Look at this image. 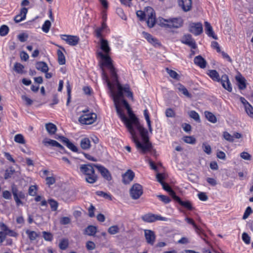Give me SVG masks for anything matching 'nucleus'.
I'll list each match as a JSON object with an SVG mask.
<instances>
[{"label":"nucleus","mask_w":253,"mask_h":253,"mask_svg":"<svg viewBox=\"0 0 253 253\" xmlns=\"http://www.w3.org/2000/svg\"><path fill=\"white\" fill-rule=\"evenodd\" d=\"M48 203L52 211H55L57 210L58 206V203L57 201L53 199H50L48 200Z\"/></svg>","instance_id":"44"},{"label":"nucleus","mask_w":253,"mask_h":253,"mask_svg":"<svg viewBox=\"0 0 253 253\" xmlns=\"http://www.w3.org/2000/svg\"><path fill=\"white\" fill-rule=\"evenodd\" d=\"M144 235L148 244L153 245L156 240V236L154 231L145 229L144 230Z\"/></svg>","instance_id":"10"},{"label":"nucleus","mask_w":253,"mask_h":253,"mask_svg":"<svg viewBox=\"0 0 253 253\" xmlns=\"http://www.w3.org/2000/svg\"><path fill=\"white\" fill-rule=\"evenodd\" d=\"M178 5L184 12H188L191 9L192 0H178Z\"/></svg>","instance_id":"12"},{"label":"nucleus","mask_w":253,"mask_h":253,"mask_svg":"<svg viewBox=\"0 0 253 253\" xmlns=\"http://www.w3.org/2000/svg\"><path fill=\"white\" fill-rule=\"evenodd\" d=\"M14 140L16 142L20 144H24L26 143L24 137L21 134H18L15 135Z\"/></svg>","instance_id":"35"},{"label":"nucleus","mask_w":253,"mask_h":253,"mask_svg":"<svg viewBox=\"0 0 253 253\" xmlns=\"http://www.w3.org/2000/svg\"><path fill=\"white\" fill-rule=\"evenodd\" d=\"M157 197L165 204H168L170 201V199L167 196L159 195Z\"/></svg>","instance_id":"58"},{"label":"nucleus","mask_w":253,"mask_h":253,"mask_svg":"<svg viewBox=\"0 0 253 253\" xmlns=\"http://www.w3.org/2000/svg\"><path fill=\"white\" fill-rule=\"evenodd\" d=\"M205 116L207 120L212 123H215L217 121L216 118L212 113L206 111L205 112Z\"/></svg>","instance_id":"29"},{"label":"nucleus","mask_w":253,"mask_h":253,"mask_svg":"<svg viewBox=\"0 0 253 253\" xmlns=\"http://www.w3.org/2000/svg\"><path fill=\"white\" fill-rule=\"evenodd\" d=\"M189 31L195 35H199L203 32L202 25L200 23H191L189 26Z\"/></svg>","instance_id":"11"},{"label":"nucleus","mask_w":253,"mask_h":253,"mask_svg":"<svg viewBox=\"0 0 253 253\" xmlns=\"http://www.w3.org/2000/svg\"><path fill=\"white\" fill-rule=\"evenodd\" d=\"M15 172V169L12 167H10L5 170L4 178L6 179L11 177Z\"/></svg>","instance_id":"38"},{"label":"nucleus","mask_w":253,"mask_h":253,"mask_svg":"<svg viewBox=\"0 0 253 253\" xmlns=\"http://www.w3.org/2000/svg\"><path fill=\"white\" fill-rule=\"evenodd\" d=\"M166 70L167 73L170 77L176 80H178L179 75L175 71L169 69L168 68H167Z\"/></svg>","instance_id":"41"},{"label":"nucleus","mask_w":253,"mask_h":253,"mask_svg":"<svg viewBox=\"0 0 253 253\" xmlns=\"http://www.w3.org/2000/svg\"><path fill=\"white\" fill-rule=\"evenodd\" d=\"M252 212H253V210H252V208L250 207H248L246 209V210L244 212V214L243 216V219L244 220L246 219Z\"/></svg>","instance_id":"56"},{"label":"nucleus","mask_w":253,"mask_h":253,"mask_svg":"<svg viewBox=\"0 0 253 253\" xmlns=\"http://www.w3.org/2000/svg\"><path fill=\"white\" fill-rule=\"evenodd\" d=\"M194 63L201 68L204 69L207 65V61L201 55L197 56L194 59Z\"/></svg>","instance_id":"18"},{"label":"nucleus","mask_w":253,"mask_h":253,"mask_svg":"<svg viewBox=\"0 0 253 253\" xmlns=\"http://www.w3.org/2000/svg\"><path fill=\"white\" fill-rule=\"evenodd\" d=\"M223 136L224 138L227 141H230V142H233L234 140V136L231 135L230 133H229L228 132L225 131L223 132Z\"/></svg>","instance_id":"52"},{"label":"nucleus","mask_w":253,"mask_h":253,"mask_svg":"<svg viewBox=\"0 0 253 253\" xmlns=\"http://www.w3.org/2000/svg\"><path fill=\"white\" fill-rule=\"evenodd\" d=\"M9 28L7 26L5 25H3L0 27V36H6L9 32Z\"/></svg>","instance_id":"39"},{"label":"nucleus","mask_w":253,"mask_h":253,"mask_svg":"<svg viewBox=\"0 0 253 253\" xmlns=\"http://www.w3.org/2000/svg\"><path fill=\"white\" fill-rule=\"evenodd\" d=\"M146 16H152V15H155L154 9L150 6H148L145 8V11L144 12Z\"/></svg>","instance_id":"49"},{"label":"nucleus","mask_w":253,"mask_h":253,"mask_svg":"<svg viewBox=\"0 0 253 253\" xmlns=\"http://www.w3.org/2000/svg\"><path fill=\"white\" fill-rule=\"evenodd\" d=\"M100 48L104 54L102 52H99L97 54L102 59V65L106 66L109 69L111 81L103 68L102 78L107 84L117 114L130 133L131 139L135 146H152L149 140L148 131L140 125L138 119L132 113L129 104L124 98V93L132 99L133 94L128 85L122 86L118 81L117 75L112 65L111 59L109 56L111 48L108 41L100 38Z\"/></svg>","instance_id":"1"},{"label":"nucleus","mask_w":253,"mask_h":253,"mask_svg":"<svg viewBox=\"0 0 253 253\" xmlns=\"http://www.w3.org/2000/svg\"><path fill=\"white\" fill-rule=\"evenodd\" d=\"M26 233L28 235V237L31 241L36 240L39 236V235L35 231H30L29 230H27L26 231Z\"/></svg>","instance_id":"33"},{"label":"nucleus","mask_w":253,"mask_h":253,"mask_svg":"<svg viewBox=\"0 0 253 253\" xmlns=\"http://www.w3.org/2000/svg\"><path fill=\"white\" fill-rule=\"evenodd\" d=\"M144 115L146 119V121L147 122V124L148 125V128L149 131L152 133V128L151 125V121L149 118V116L148 113V111L147 110H145L144 111Z\"/></svg>","instance_id":"37"},{"label":"nucleus","mask_w":253,"mask_h":253,"mask_svg":"<svg viewBox=\"0 0 253 253\" xmlns=\"http://www.w3.org/2000/svg\"><path fill=\"white\" fill-rule=\"evenodd\" d=\"M108 232L111 235L116 234L119 233V228L117 225L112 226L108 228Z\"/></svg>","instance_id":"40"},{"label":"nucleus","mask_w":253,"mask_h":253,"mask_svg":"<svg viewBox=\"0 0 253 253\" xmlns=\"http://www.w3.org/2000/svg\"><path fill=\"white\" fill-rule=\"evenodd\" d=\"M185 220L187 221L188 223L192 224L193 225L197 233L199 234H200L201 232V229L196 225V224L195 223L194 221L192 219L189 217H186L185 218Z\"/></svg>","instance_id":"34"},{"label":"nucleus","mask_w":253,"mask_h":253,"mask_svg":"<svg viewBox=\"0 0 253 253\" xmlns=\"http://www.w3.org/2000/svg\"><path fill=\"white\" fill-rule=\"evenodd\" d=\"M38 188L36 185H31L28 190V193L30 196H34L37 194Z\"/></svg>","instance_id":"43"},{"label":"nucleus","mask_w":253,"mask_h":253,"mask_svg":"<svg viewBox=\"0 0 253 253\" xmlns=\"http://www.w3.org/2000/svg\"><path fill=\"white\" fill-rule=\"evenodd\" d=\"M51 27V23L49 20H46L42 26V30L45 33H47Z\"/></svg>","instance_id":"46"},{"label":"nucleus","mask_w":253,"mask_h":253,"mask_svg":"<svg viewBox=\"0 0 253 253\" xmlns=\"http://www.w3.org/2000/svg\"><path fill=\"white\" fill-rule=\"evenodd\" d=\"M36 69L42 73H46L48 71L47 64L43 61H39L36 64Z\"/></svg>","instance_id":"20"},{"label":"nucleus","mask_w":253,"mask_h":253,"mask_svg":"<svg viewBox=\"0 0 253 253\" xmlns=\"http://www.w3.org/2000/svg\"><path fill=\"white\" fill-rule=\"evenodd\" d=\"M86 247L88 250H93L95 248V245L92 241H88L86 243Z\"/></svg>","instance_id":"63"},{"label":"nucleus","mask_w":253,"mask_h":253,"mask_svg":"<svg viewBox=\"0 0 253 253\" xmlns=\"http://www.w3.org/2000/svg\"><path fill=\"white\" fill-rule=\"evenodd\" d=\"M209 76L214 81L219 82L220 79L218 72L215 70H210L208 73Z\"/></svg>","instance_id":"27"},{"label":"nucleus","mask_w":253,"mask_h":253,"mask_svg":"<svg viewBox=\"0 0 253 253\" xmlns=\"http://www.w3.org/2000/svg\"><path fill=\"white\" fill-rule=\"evenodd\" d=\"M175 201H176L177 202H178L181 206H183V207L189 210H192L193 208L191 205V203L189 201H182L180 198L176 196H174V198L173 199Z\"/></svg>","instance_id":"19"},{"label":"nucleus","mask_w":253,"mask_h":253,"mask_svg":"<svg viewBox=\"0 0 253 253\" xmlns=\"http://www.w3.org/2000/svg\"><path fill=\"white\" fill-rule=\"evenodd\" d=\"M97 232L96 227L89 225L84 230V234L89 236H94Z\"/></svg>","instance_id":"24"},{"label":"nucleus","mask_w":253,"mask_h":253,"mask_svg":"<svg viewBox=\"0 0 253 253\" xmlns=\"http://www.w3.org/2000/svg\"><path fill=\"white\" fill-rule=\"evenodd\" d=\"M60 222L62 225L68 224L71 222V219L68 217H63L61 218Z\"/></svg>","instance_id":"62"},{"label":"nucleus","mask_w":253,"mask_h":253,"mask_svg":"<svg viewBox=\"0 0 253 253\" xmlns=\"http://www.w3.org/2000/svg\"><path fill=\"white\" fill-rule=\"evenodd\" d=\"M240 157L245 160H251L252 156L251 155L246 152H242L240 154Z\"/></svg>","instance_id":"59"},{"label":"nucleus","mask_w":253,"mask_h":253,"mask_svg":"<svg viewBox=\"0 0 253 253\" xmlns=\"http://www.w3.org/2000/svg\"><path fill=\"white\" fill-rule=\"evenodd\" d=\"M162 25L169 28H178L182 26L183 20L181 18H173L168 19H163Z\"/></svg>","instance_id":"3"},{"label":"nucleus","mask_w":253,"mask_h":253,"mask_svg":"<svg viewBox=\"0 0 253 253\" xmlns=\"http://www.w3.org/2000/svg\"><path fill=\"white\" fill-rule=\"evenodd\" d=\"M183 140L185 142L189 144H195L196 142V139L193 136H185L183 138Z\"/></svg>","instance_id":"51"},{"label":"nucleus","mask_w":253,"mask_h":253,"mask_svg":"<svg viewBox=\"0 0 253 253\" xmlns=\"http://www.w3.org/2000/svg\"><path fill=\"white\" fill-rule=\"evenodd\" d=\"M177 88L178 90V91L181 92L183 95H184L186 97L188 98H191L192 97L191 94L189 93L188 90L183 85L180 84H177Z\"/></svg>","instance_id":"25"},{"label":"nucleus","mask_w":253,"mask_h":253,"mask_svg":"<svg viewBox=\"0 0 253 253\" xmlns=\"http://www.w3.org/2000/svg\"><path fill=\"white\" fill-rule=\"evenodd\" d=\"M67 147L72 150L73 152H78V148L72 142L69 141L67 144L66 145Z\"/></svg>","instance_id":"61"},{"label":"nucleus","mask_w":253,"mask_h":253,"mask_svg":"<svg viewBox=\"0 0 253 253\" xmlns=\"http://www.w3.org/2000/svg\"><path fill=\"white\" fill-rule=\"evenodd\" d=\"M58 61L60 65H64L65 64L66 60L65 56L62 51L58 49L57 50Z\"/></svg>","instance_id":"30"},{"label":"nucleus","mask_w":253,"mask_h":253,"mask_svg":"<svg viewBox=\"0 0 253 253\" xmlns=\"http://www.w3.org/2000/svg\"><path fill=\"white\" fill-rule=\"evenodd\" d=\"M143 221L147 222H152L156 221L155 214L152 213H148L144 215L142 217Z\"/></svg>","instance_id":"28"},{"label":"nucleus","mask_w":253,"mask_h":253,"mask_svg":"<svg viewBox=\"0 0 253 253\" xmlns=\"http://www.w3.org/2000/svg\"><path fill=\"white\" fill-rule=\"evenodd\" d=\"M80 146L83 149H88L90 147V141L88 138H83L81 140Z\"/></svg>","instance_id":"26"},{"label":"nucleus","mask_w":253,"mask_h":253,"mask_svg":"<svg viewBox=\"0 0 253 253\" xmlns=\"http://www.w3.org/2000/svg\"><path fill=\"white\" fill-rule=\"evenodd\" d=\"M94 165H97V164H89L82 165L80 168L81 172L86 175V181L91 184L95 182L97 179V176L95 174L93 168V167H95Z\"/></svg>","instance_id":"2"},{"label":"nucleus","mask_w":253,"mask_h":253,"mask_svg":"<svg viewBox=\"0 0 253 253\" xmlns=\"http://www.w3.org/2000/svg\"><path fill=\"white\" fill-rule=\"evenodd\" d=\"M94 167L97 169L104 178L108 180L111 179V175L107 169L100 165H94Z\"/></svg>","instance_id":"14"},{"label":"nucleus","mask_w":253,"mask_h":253,"mask_svg":"<svg viewBox=\"0 0 253 253\" xmlns=\"http://www.w3.org/2000/svg\"><path fill=\"white\" fill-rule=\"evenodd\" d=\"M242 238L243 241L246 244H249L250 243L251 241V238L249 236V235L246 233L244 232L242 234Z\"/></svg>","instance_id":"55"},{"label":"nucleus","mask_w":253,"mask_h":253,"mask_svg":"<svg viewBox=\"0 0 253 253\" xmlns=\"http://www.w3.org/2000/svg\"><path fill=\"white\" fill-rule=\"evenodd\" d=\"M220 81L221 82L222 86L225 89H226L229 92L232 91V88L231 84L227 75H223V76H222Z\"/></svg>","instance_id":"15"},{"label":"nucleus","mask_w":253,"mask_h":253,"mask_svg":"<svg viewBox=\"0 0 253 253\" xmlns=\"http://www.w3.org/2000/svg\"><path fill=\"white\" fill-rule=\"evenodd\" d=\"M43 237L44 239L47 241H51L53 239V236L50 232L43 231L42 232Z\"/></svg>","instance_id":"50"},{"label":"nucleus","mask_w":253,"mask_h":253,"mask_svg":"<svg viewBox=\"0 0 253 253\" xmlns=\"http://www.w3.org/2000/svg\"><path fill=\"white\" fill-rule=\"evenodd\" d=\"M245 111L247 114L251 117L253 118V107L250 104L245 108Z\"/></svg>","instance_id":"53"},{"label":"nucleus","mask_w":253,"mask_h":253,"mask_svg":"<svg viewBox=\"0 0 253 253\" xmlns=\"http://www.w3.org/2000/svg\"><path fill=\"white\" fill-rule=\"evenodd\" d=\"M27 12L28 9L27 8H22L20 10V13L14 17V20L15 22L16 23H19L24 20L26 18Z\"/></svg>","instance_id":"17"},{"label":"nucleus","mask_w":253,"mask_h":253,"mask_svg":"<svg viewBox=\"0 0 253 253\" xmlns=\"http://www.w3.org/2000/svg\"><path fill=\"white\" fill-rule=\"evenodd\" d=\"M97 118V115L95 113L85 114L81 116L79 121L84 125H90L93 123Z\"/></svg>","instance_id":"6"},{"label":"nucleus","mask_w":253,"mask_h":253,"mask_svg":"<svg viewBox=\"0 0 253 253\" xmlns=\"http://www.w3.org/2000/svg\"><path fill=\"white\" fill-rule=\"evenodd\" d=\"M235 80L239 89L244 90L247 87V81L241 74L239 73L235 77Z\"/></svg>","instance_id":"13"},{"label":"nucleus","mask_w":253,"mask_h":253,"mask_svg":"<svg viewBox=\"0 0 253 253\" xmlns=\"http://www.w3.org/2000/svg\"><path fill=\"white\" fill-rule=\"evenodd\" d=\"M142 35L149 43L153 45L158 44V40L156 39L153 37V36L151 35L150 34L145 32H143Z\"/></svg>","instance_id":"23"},{"label":"nucleus","mask_w":253,"mask_h":253,"mask_svg":"<svg viewBox=\"0 0 253 253\" xmlns=\"http://www.w3.org/2000/svg\"><path fill=\"white\" fill-rule=\"evenodd\" d=\"M129 194L133 199H138L143 194L142 186L138 183L134 184L130 189Z\"/></svg>","instance_id":"4"},{"label":"nucleus","mask_w":253,"mask_h":253,"mask_svg":"<svg viewBox=\"0 0 253 253\" xmlns=\"http://www.w3.org/2000/svg\"><path fill=\"white\" fill-rule=\"evenodd\" d=\"M24 67L19 63H15L14 65V70L18 74L24 73Z\"/></svg>","instance_id":"32"},{"label":"nucleus","mask_w":253,"mask_h":253,"mask_svg":"<svg viewBox=\"0 0 253 253\" xmlns=\"http://www.w3.org/2000/svg\"><path fill=\"white\" fill-rule=\"evenodd\" d=\"M156 23V17L155 15H152V16H148L147 21V24L149 27L152 28L154 27Z\"/></svg>","instance_id":"36"},{"label":"nucleus","mask_w":253,"mask_h":253,"mask_svg":"<svg viewBox=\"0 0 253 253\" xmlns=\"http://www.w3.org/2000/svg\"><path fill=\"white\" fill-rule=\"evenodd\" d=\"M189 116L193 119L196 122H200V117L199 114L195 111H191L189 112Z\"/></svg>","instance_id":"47"},{"label":"nucleus","mask_w":253,"mask_h":253,"mask_svg":"<svg viewBox=\"0 0 253 253\" xmlns=\"http://www.w3.org/2000/svg\"><path fill=\"white\" fill-rule=\"evenodd\" d=\"M60 249L64 250L66 249L68 246V241L67 239L62 240L59 245Z\"/></svg>","instance_id":"48"},{"label":"nucleus","mask_w":253,"mask_h":253,"mask_svg":"<svg viewBox=\"0 0 253 253\" xmlns=\"http://www.w3.org/2000/svg\"><path fill=\"white\" fill-rule=\"evenodd\" d=\"M12 193L16 205L18 206L23 205V203L21 201V199H25V194L23 191H19L14 185L12 186Z\"/></svg>","instance_id":"5"},{"label":"nucleus","mask_w":253,"mask_h":253,"mask_svg":"<svg viewBox=\"0 0 253 253\" xmlns=\"http://www.w3.org/2000/svg\"><path fill=\"white\" fill-rule=\"evenodd\" d=\"M181 42L182 43L188 45L193 49H195L197 47L195 41L192 39L191 35L190 34L184 35L181 39Z\"/></svg>","instance_id":"8"},{"label":"nucleus","mask_w":253,"mask_h":253,"mask_svg":"<svg viewBox=\"0 0 253 253\" xmlns=\"http://www.w3.org/2000/svg\"><path fill=\"white\" fill-rule=\"evenodd\" d=\"M205 31L207 34L210 36L213 39L215 40L217 39V37L214 34V32L213 31L212 28L211 26V24L208 22H205Z\"/></svg>","instance_id":"21"},{"label":"nucleus","mask_w":253,"mask_h":253,"mask_svg":"<svg viewBox=\"0 0 253 253\" xmlns=\"http://www.w3.org/2000/svg\"><path fill=\"white\" fill-rule=\"evenodd\" d=\"M202 148L204 152L208 155H210L211 153V149L210 145L207 144L206 143H204L202 144Z\"/></svg>","instance_id":"45"},{"label":"nucleus","mask_w":253,"mask_h":253,"mask_svg":"<svg viewBox=\"0 0 253 253\" xmlns=\"http://www.w3.org/2000/svg\"><path fill=\"white\" fill-rule=\"evenodd\" d=\"M134 173L130 169H128L123 175V182L124 184H129L134 178Z\"/></svg>","instance_id":"16"},{"label":"nucleus","mask_w":253,"mask_h":253,"mask_svg":"<svg viewBox=\"0 0 253 253\" xmlns=\"http://www.w3.org/2000/svg\"><path fill=\"white\" fill-rule=\"evenodd\" d=\"M161 185H162L163 189L168 192L169 195L173 198V199H174V196H176V195L175 193L171 189L170 186L165 182L161 184Z\"/></svg>","instance_id":"31"},{"label":"nucleus","mask_w":253,"mask_h":253,"mask_svg":"<svg viewBox=\"0 0 253 253\" xmlns=\"http://www.w3.org/2000/svg\"><path fill=\"white\" fill-rule=\"evenodd\" d=\"M165 113L167 117H173L175 115L174 111L171 108L167 109Z\"/></svg>","instance_id":"64"},{"label":"nucleus","mask_w":253,"mask_h":253,"mask_svg":"<svg viewBox=\"0 0 253 253\" xmlns=\"http://www.w3.org/2000/svg\"><path fill=\"white\" fill-rule=\"evenodd\" d=\"M67 147L72 150L73 152H78V148L72 142L69 141L67 144L66 145Z\"/></svg>","instance_id":"60"},{"label":"nucleus","mask_w":253,"mask_h":253,"mask_svg":"<svg viewBox=\"0 0 253 253\" xmlns=\"http://www.w3.org/2000/svg\"><path fill=\"white\" fill-rule=\"evenodd\" d=\"M61 39L72 46L76 45L80 40L79 38L77 36L66 35H61Z\"/></svg>","instance_id":"7"},{"label":"nucleus","mask_w":253,"mask_h":253,"mask_svg":"<svg viewBox=\"0 0 253 253\" xmlns=\"http://www.w3.org/2000/svg\"><path fill=\"white\" fill-rule=\"evenodd\" d=\"M45 127L49 135L55 134L57 130L56 126L51 123L45 124Z\"/></svg>","instance_id":"22"},{"label":"nucleus","mask_w":253,"mask_h":253,"mask_svg":"<svg viewBox=\"0 0 253 253\" xmlns=\"http://www.w3.org/2000/svg\"><path fill=\"white\" fill-rule=\"evenodd\" d=\"M17 38L21 42H25L27 40L28 35L26 33H22L19 34Z\"/></svg>","instance_id":"57"},{"label":"nucleus","mask_w":253,"mask_h":253,"mask_svg":"<svg viewBox=\"0 0 253 253\" xmlns=\"http://www.w3.org/2000/svg\"><path fill=\"white\" fill-rule=\"evenodd\" d=\"M96 194L98 196L102 197L106 199H108L109 200H112V196L110 194H108L107 193H105V192H104L103 191H97L96 192Z\"/></svg>","instance_id":"42"},{"label":"nucleus","mask_w":253,"mask_h":253,"mask_svg":"<svg viewBox=\"0 0 253 253\" xmlns=\"http://www.w3.org/2000/svg\"><path fill=\"white\" fill-rule=\"evenodd\" d=\"M67 94H68V98L67 101V105H69V103L70 102L71 100V88L69 84V82H68L67 83Z\"/></svg>","instance_id":"54"},{"label":"nucleus","mask_w":253,"mask_h":253,"mask_svg":"<svg viewBox=\"0 0 253 253\" xmlns=\"http://www.w3.org/2000/svg\"><path fill=\"white\" fill-rule=\"evenodd\" d=\"M42 142L44 146L46 147H48L50 146L55 147L59 148L60 149L62 150H64V147L62 146L60 143H59L56 140L45 138L42 140Z\"/></svg>","instance_id":"9"}]
</instances>
